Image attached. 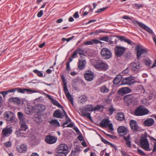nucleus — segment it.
Returning <instances> with one entry per match:
<instances>
[{
	"mask_svg": "<svg viewBox=\"0 0 156 156\" xmlns=\"http://www.w3.org/2000/svg\"><path fill=\"white\" fill-rule=\"evenodd\" d=\"M92 63L95 68L98 70L105 71L108 68V64L101 60H93Z\"/></svg>",
	"mask_w": 156,
	"mask_h": 156,
	"instance_id": "nucleus-1",
	"label": "nucleus"
},
{
	"mask_svg": "<svg viewBox=\"0 0 156 156\" xmlns=\"http://www.w3.org/2000/svg\"><path fill=\"white\" fill-rule=\"evenodd\" d=\"M68 153L67 145L65 144H61L57 148V151L55 156H66Z\"/></svg>",
	"mask_w": 156,
	"mask_h": 156,
	"instance_id": "nucleus-2",
	"label": "nucleus"
},
{
	"mask_svg": "<svg viewBox=\"0 0 156 156\" xmlns=\"http://www.w3.org/2000/svg\"><path fill=\"white\" fill-rule=\"evenodd\" d=\"M149 111L146 108H144L142 106H140L135 110L134 114L137 116H142L149 113Z\"/></svg>",
	"mask_w": 156,
	"mask_h": 156,
	"instance_id": "nucleus-3",
	"label": "nucleus"
},
{
	"mask_svg": "<svg viewBox=\"0 0 156 156\" xmlns=\"http://www.w3.org/2000/svg\"><path fill=\"white\" fill-rule=\"evenodd\" d=\"M141 147L146 151H150L151 149L149 148V144L146 136H142L140 140Z\"/></svg>",
	"mask_w": 156,
	"mask_h": 156,
	"instance_id": "nucleus-4",
	"label": "nucleus"
},
{
	"mask_svg": "<svg viewBox=\"0 0 156 156\" xmlns=\"http://www.w3.org/2000/svg\"><path fill=\"white\" fill-rule=\"evenodd\" d=\"M93 107L91 105H86L85 107L81 111L82 115L89 119H91V117L90 116V113H87L88 112L93 111Z\"/></svg>",
	"mask_w": 156,
	"mask_h": 156,
	"instance_id": "nucleus-5",
	"label": "nucleus"
},
{
	"mask_svg": "<svg viewBox=\"0 0 156 156\" xmlns=\"http://www.w3.org/2000/svg\"><path fill=\"white\" fill-rule=\"evenodd\" d=\"M4 118L6 121L9 123L13 122L15 119L14 114L11 111H7L5 112L3 115Z\"/></svg>",
	"mask_w": 156,
	"mask_h": 156,
	"instance_id": "nucleus-6",
	"label": "nucleus"
},
{
	"mask_svg": "<svg viewBox=\"0 0 156 156\" xmlns=\"http://www.w3.org/2000/svg\"><path fill=\"white\" fill-rule=\"evenodd\" d=\"M46 95L54 105L56 106L59 108H61L63 109L62 111L63 115H63V116L64 115L65 116L66 119H70L69 117H68V115L66 114L64 109H63V107H62V105H61L56 100L51 97L50 95L48 94H46Z\"/></svg>",
	"mask_w": 156,
	"mask_h": 156,
	"instance_id": "nucleus-7",
	"label": "nucleus"
},
{
	"mask_svg": "<svg viewBox=\"0 0 156 156\" xmlns=\"http://www.w3.org/2000/svg\"><path fill=\"white\" fill-rule=\"evenodd\" d=\"M101 57L105 59H108L112 58V54L111 51L108 48H104L101 51Z\"/></svg>",
	"mask_w": 156,
	"mask_h": 156,
	"instance_id": "nucleus-8",
	"label": "nucleus"
},
{
	"mask_svg": "<svg viewBox=\"0 0 156 156\" xmlns=\"http://www.w3.org/2000/svg\"><path fill=\"white\" fill-rule=\"evenodd\" d=\"M110 122L108 119H104L100 123V126L102 127H108L109 129L113 130L114 129L112 123H109Z\"/></svg>",
	"mask_w": 156,
	"mask_h": 156,
	"instance_id": "nucleus-9",
	"label": "nucleus"
},
{
	"mask_svg": "<svg viewBox=\"0 0 156 156\" xmlns=\"http://www.w3.org/2000/svg\"><path fill=\"white\" fill-rule=\"evenodd\" d=\"M125 51V48L122 46H118L114 48L115 55L118 57L121 56Z\"/></svg>",
	"mask_w": 156,
	"mask_h": 156,
	"instance_id": "nucleus-10",
	"label": "nucleus"
},
{
	"mask_svg": "<svg viewBox=\"0 0 156 156\" xmlns=\"http://www.w3.org/2000/svg\"><path fill=\"white\" fill-rule=\"evenodd\" d=\"M135 48L137 53V57L138 58H139L141 55L144 56L147 53L146 49L141 48L139 45L136 46Z\"/></svg>",
	"mask_w": 156,
	"mask_h": 156,
	"instance_id": "nucleus-11",
	"label": "nucleus"
},
{
	"mask_svg": "<svg viewBox=\"0 0 156 156\" xmlns=\"http://www.w3.org/2000/svg\"><path fill=\"white\" fill-rule=\"evenodd\" d=\"M135 83V80L132 76L126 77L122 81V84L123 85H128L131 86Z\"/></svg>",
	"mask_w": 156,
	"mask_h": 156,
	"instance_id": "nucleus-12",
	"label": "nucleus"
},
{
	"mask_svg": "<svg viewBox=\"0 0 156 156\" xmlns=\"http://www.w3.org/2000/svg\"><path fill=\"white\" fill-rule=\"evenodd\" d=\"M78 68L80 70H82L84 69L86 65V61L84 57L80 56L78 60Z\"/></svg>",
	"mask_w": 156,
	"mask_h": 156,
	"instance_id": "nucleus-13",
	"label": "nucleus"
},
{
	"mask_svg": "<svg viewBox=\"0 0 156 156\" xmlns=\"http://www.w3.org/2000/svg\"><path fill=\"white\" fill-rule=\"evenodd\" d=\"M141 67L139 63L133 62L130 64L129 67L130 68L132 71L135 73H137L140 69Z\"/></svg>",
	"mask_w": 156,
	"mask_h": 156,
	"instance_id": "nucleus-14",
	"label": "nucleus"
},
{
	"mask_svg": "<svg viewBox=\"0 0 156 156\" xmlns=\"http://www.w3.org/2000/svg\"><path fill=\"white\" fill-rule=\"evenodd\" d=\"M63 88L64 90L65 94L67 98L69 101L71 103L72 105H73V98L72 97V96L69 92L67 88L66 83L64 82Z\"/></svg>",
	"mask_w": 156,
	"mask_h": 156,
	"instance_id": "nucleus-15",
	"label": "nucleus"
},
{
	"mask_svg": "<svg viewBox=\"0 0 156 156\" xmlns=\"http://www.w3.org/2000/svg\"><path fill=\"white\" fill-rule=\"evenodd\" d=\"M118 133L120 136H124L127 134L128 132L127 128L125 126H119L117 129Z\"/></svg>",
	"mask_w": 156,
	"mask_h": 156,
	"instance_id": "nucleus-16",
	"label": "nucleus"
},
{
	"mask_svg": "<svg viewBox=\"0 0 156 156\" xmlns=\"http://www.w3.org/2000/svg\"><path fill=\"white\" fill-rule=\"evenodd\" d=\"M84 77L87 81H91L93 80L94 77V73L91 71H87L84 74Z\"/></svg>",
	"mask_w": 156,
	"mask_h": 156,
	"instance_id": "nucleus-17",
	"label": "nucleus"
},
{
	"mask_svg": "<svg viewBox=\"0 0 156 156\" xmlns=\"http://www.w3.org/2000/svg\"><path fill=\"white\" fill-rule=\"evenodd\" d=\"M12 90H15V92L17 90L18 92L22 94L25 93V91L27 93H29L30 94H31L37 92V91L35 90H32L30 89H26L24 88H16L12 89Z\"/></svg>",
	"mask_w": 156,
	"mask_h": 156,
	"instance_id": "nucleus-18",
	"label": "nucleus"
},
{
	"mask_svg": "<svg viewBox=\"0 0 156 156\" xmlns=\"http://www.w3.org/2000/svg\"><path fill=\"white\" fill-rule=\"evenodd\" d=\"M123 100L125 102L129 105L133 103L134 101V97L132 95H127L124 97Z\"/></svg>",
	"mask_w": 156,
	"mask_h": 156,
	"instance_id": "nucleus-19",
	"label": "nucleus"
},
{
	"mask_svg": "<svg viewBox=\"0 0 156 156\" xmlns=\"http://www.w3.org/2000/svg\"><path fill=\"white\" fill-rule=\"evenodd\" d=\"M57 140L56 138L51 135L48 136L45 139V142L49 144L55 143L56 141Z\"/></svg>",
	"mask_w": 156,
	"mask_h": 156,
	"instance_id": "nucleus-20",
	"label": "nucleus"
},
{
	"mask_svg": "<svg viewBox=\"0 0 156 156\" xmlns=\"http://www.w3.org/2000/svg\"><path fill=\"white\" fill-rule=\"evenodd\" d=\"M130 126L131 129L133 131L137 132L139 129V126L138 125L136 121L132 120L130 122Z\"/></svg>",
	"mask_w": 156,
	"mask_h": 156,
	"instance_id": "nucleus-21",
	"label": "nucleus"
},
{
	"mask_svg": "<svg viewBox=\"0 0 156 156\" xmlns=\"http://www.w3.org/2000/svg\"><path fill=\"white\" fill-rule=\"evenodd\" d=\"M25 112L28 115H32L36 111V107L29 105L25 109Z\"/></svg>",
	"mask_w": 156,
	"mask_h": 156,
	"instance_id": "nucleus-22",
	"label": "nucleus"
},
{
	"mask_svg": "<svg viewBox=\"0 0 156 156\" xmlns=\"http://www.w3.org/2000/svg\"><path fill=\"white\" fill-rule=\"evenodd\" d=\"M131 91V90L128 87H124L119 89L118 91L120 94H123L129 93Z\"/></svg>",
	"mask_w": 156,
	"mask_h": 156,
	"instance_id": "nucleus-23",
	"label": "nucleus"
},
{
	"mask_svg": "<svg viewBox=\"0 0 156 156\" xmlns=\"http://www.w3.org/2000/svg\"><path fill=\"white\" fill-rule=\"evenodd\" d=\"M103 43L97 39H94L90 41H88L84 42V44L86 45H92L94 44H101Z\"/></svg>",
	"mask_w": 156,
	"mask_h": 156,
	"instance_id": "nucleus-24",
	"label": "nucleus"
},
{
	"mask_svg": "<svg viewBox=\"0 0 156 156\" xmlns=\"http://www.w3.org/2000/svg\"><path fill=\"white\" fill-rule=\"evenodd\" d=\"M154 121L152 118H148L145 120L144 122V125L147 126H150L153 125Z\"/></svg>",
	"mask_w": 156,
	"mask_h": 156,
	"instance_id": "nucleus-25",
	"label": "nucleus"
},
{
	"mask_svg": "<svg viewBox=\"0 0 156 156\" xmlns=\"http://www.w3.org/2000/svg\"><path fill=\"white\" fill-rule=\"evenodd\" d=\"M16 148L19 153H25L27 151V146L24 144H21L19 147H16Z\"/></svg>",
	"mask_w": 156,
	"mask_h": 156,
	"instance_id": "nucleus-26",
	"label": "nucleus"
},
{
	"mask_svg": "<svg viewBox=\"0 0 156 156\" xmlns=\"http://www.w3.org/2000/svg\"><path fill=\"white\" fill-rule=\"evenodd\" d=\"M53 116L55 117L61 119L63 117V115L60 112L59 109H58L55 111L53 114Z\"/></svg>",
	"mask_w": 156,
	"mask_h": 156,
	"instance_id": "nucleus-27",
	"label": "nucleus"
},
{
	"mask_svg": "<svg viewBox=\"0 0 156 156\" xmlns=\"http://www.w3.org/2000/svg\"><path fill=\"white\" fill-rule=\"evenodd\" d=\"M124 114L122 112L118 113L116 116V119L119 121H122L125 120Z\"/></svg>",
	"mask_w": 156,
	"mask_h": 156,
	"instance_id": "nucleus-28",
	"label": "nucleus"
},
{
	"mask_svg": "<svg viewBox=\"0 0 156 156\" xmlns=\"http://www.w3.org/2000/svg\"><path fill=\"white\" fill-rule=\"evenodd\" d=\"M34 117L35 119V121L37 122L42 121L41 115L40 112H37V113L34 115Z\"/></svg>",
	"mask_w": 156,
	"mask_h": 156,
	"instance_id": "nucleus-29",
	"label": "nucleus"
},
{
	"mask_svg": "<svg viewBox=\"0 0 156 156\" xmlns=\"http://www.w3.org/2000/svg\"><path fill=\"white\" fill-rule=\"evenodd\" d=\"M12 132V130L10 128H5L2 130V134L4 136H6L8 134H10Z\"/></svg>",
	"mask_w": 156,
	"mask_h": 156,
	"instance_id": "nucleus-30",
	"label": "nucleus"
},
{
	"mask_svg": "<svg viewBox=\"0 0 156 156\" xmlns=\"http://www.w3.org/2000/svg\"><path fill=\"white\" fill-rule=\"evenodd\" d=\"M36 107V111L37 110L38 112H43L45 110V107L43 105L40 104Z\"/></svg>",
	"mask_w": 156,
	"mask_h": 156,
	"instance_id": "nucleus-31",
	"label": "nucleus"
},
{
	"mask_svg": "<svg viewBox=\"0 0 156 156\" xmlns=\"http://www.w3.org/2000/svg\"><path fill=\"white\" fill-rule=\"evenodd\" d=\"M20 129L23 131H25L28 128V127L25 121L24 122H20Z\"/></svg>",
	"mask_w": 156,
	"mask_h": 156,
	"instance_id": "nucleus-32",
	"label": "nucleus"
},
{
	"mask_svg": "<svg viewBox=\"0 0 156 156\" xmlns=\"http://www.w3.org/2000/svg\"><path fill=\"white\" fill-rule=\"evenodd\" d=\"M141 24L142 25L141 27L143 28L150 34H151L153 33V31L149 27L147 26L143 23L142 24Z\"/></svg>",
	"mask_w": 156,
	"mask_h": 156,
	"instance_id": "nucleus-33",
	"label": "nucleus"
},
{
	"mask_svg": "<svg viewBox=\"0 0 156 156\" xmlns=\"http://www.w3.org/2000/svg\"><path fill=\"white\" fill-rule=\"evenodd\" d=\"M9 101L10 102H14L17 105H19L21 103L20 100L17 98H10L9 99Z\"/></svg>",
	"mask_w": 156,
	"mask_h": 156,
	"instance_id": "nucleus-34",
	"label": "nucleus"
},
{
	"mask_svg": "<svg viewBox=\"0 0 156 156\" xmlns=\"http://www.w3.org/2000/svg\"><path fill=\"white\" fill-rule=\"evenodd\" d=\"M50 123L56 127H59L60 126V124L59 122L56 119L51 120L50 122Z\"/></svg>",
	"mask_w": 156,
	"mask_h": 156,
	"instance_id": "nucleus-35",
	"label": "nucleus"
},
{
	"mask_svg": "<svg viewBox=\"0 0 156 156\" xmlns=\"http://www.w3.org/2000/svg\"><path fill=\"white\" fill-rule=\"evenodd\" d=\"M22 130L19 129L18 131H16V134L18 137H25L26 134L22 132Z\"/></svg>",
	"mask_w": 156,
	"mask_h": 156,
	"instance_id": "nucleus-36",
	"label": "nucleus"
},
{
	"mask_svg": "<svg viewBox=\"0 0 156 156\" xmlns=\"http://www.w3.org/2000/svg\"><path fill=\"white\" fill-rule=\"evenodd\" d=\"M17 115L20 120V122L25 121L24 115L21 112H19L17 113Z\"/></svg>",
	"mask_w": 156,
	"mask_h": 156,
	"instance_id": "nucleus-37",
	"label": "nucleus"
},
{
	"mask_svg": "<svg viewBox=\"0 0 156 156\" xmlns=\"http://www.w3.org/2000/svg\"><path fill=\"white\" fill-rule=\"evenodd\" d=\"M109 89L105 85H103L100 88V91L102 93H107L109 91Z\"/></svg>",
	"mask_w": 156,
	"mask_h": 156,
	"instance_id": "nucleus-38",
	"label": "nucleus"
},
{
	"mask_svg": "<svg viewBox=\"0 0 156 156\" xmlns=\"http://www.w3.org/2000/svg\"><path fill=\"white\" fill-rule=\"evenodd\" d=\"M150 140L154 143V148L153 149L152 152H154L156 151V139L151 136L150 137Z\"/></svg>",
	"mask_w": 156,
	"mask_h": 156,
	"instance_id": "nucleus-39",
	"label": "nucleus"
},
{
	"mask_svg": "<svg viewBox=\"0 0 156 156\" xmlns=\"http://www.w3.org/2000/svg\"><path fill=\"white\" fill-rule=\"evenodd\" d=\"M15 92V90L11 89L8 90L3 91L0 93V94H2L3 97H5L6 95L9 93V92Z\"/></svg>",
	"mask_w": 156,
	"mask_h": 156,
	"instance_id": "nucleus-40",
	"label": "nucleus"
},
{
	"mask_svg": "<svg viewBox=\"0 0 156 156\" xmlns=\"http://www.w3.org/2000/svg\"><path fill=\"white\" fill-rule=\"evenodd\" d=\"M80 102L81 103L86 101L87 100V98L86 95H83L80 97Z\"/></svg>",
	"mask_w": 156,
	"mask_h": 156,
	"instance_id": "nucleus-41",
	"label": "nucleus"
},
{
	"mask_svg": "<svg viewBox=\"0 0 156 156\" xmlns=\"http://www.w3.org/2000/svg\"><path fill=\"white\" fill-rule=\"evenodd\" d=\"M76 51H77V52H78V54L80 55V56H83V57H85L86 56V55L84 54V51L82 48H79Z\"/></svg>",
	"mask_w": 156,
	"mask_h": 156,
	"instance_id": "nucleus-42",
	"label": "nucleus"
},
{
	"mask_svg": "<svg viewBox=\"0 0 156 156\" xmlns=\"http://www.w3.org/2000/svg\"><path fill=\"white\" fill-rule=\"evenodd\" d=\"M108 110L109 113V115H111L115 110V109L113 108V105H111L110 107L108 108Z\"/></svg>",
	"mask_w": 156,
	"mask_h": 156,
	"instance_id": "nucleus-43",
	"label": "nucleus"
},
{
	"mask_svg": "<svg viewBox=\"0 0 156 156\" xmlns=\"http://www.w3.org/2000/svg\"><path fill=\"white\" fill-rule=\"evenodd\" d=\"M120 81V79L118 77V76H116L114 79L113 81V84L117 85H118Z\"/></svg>",
	"mask_w": 156,
	"mask_h": 156,
	"instance_id": "nucleus-44",
	"label": "nucleus"
},
{
	"mask_svg": "<svg viewBox=\"0 0 156 156\" xmlns=\"http://www.w3.org/2000/svg\"><path fill=\"white\" fill-rule=\"evenodd\" d=\"M33 72L35 74H37V75L40 77H41L43 76V73L37 69H35L33 71Z\"/></svg>",
	"mask_w": 156,
	"mask_h": 156,
	"instance_id": "nucleus-45",
	"label": "nucleus"
},
{
	"mask_svg": "<svg viewBox=\"0 0 156 156\" xmlns=\"http://www.w3.org/2000/svg\"><path fill=\"white\" fill-rule=\"evenodd\" d=\"M105 32V31L103 30H96L95 31L92 32L90 33L91 35H96L98 34L99 33H104Z\"/></svg>",
	"mask_w": 156,
	"mask_h": 156,
	"instance_id": "nucleus-46",
	"label": "nucleus"
},
{
	"mask_svg": "<svg viewBox=\"0 0 156 156\" xmlns=\"http://www.w3.org/2000/svg\"><path fill=\"white\" fill-rule=\"evenodd\" d=\"M99 40L101 41H104L106 42H108L109 38L108 36H103L100 38Z\"/></svg>",
	"mask_w": 156,
	"mask_h": 156,
	"instance_id": "nucleus-47",
	"label": "nucleus"
},
{
	"mask_svg": "<svg viewBox=\"0 0 156 156\" xmlns=\"http://www.w3.org/2000/svg\"><path fill=\"white\" fill-rule=\"evenodd\" d=\"M133 23L135 25L138 24L140 27H141L142 24H143V23L140 22L136 20H133L132 21Z\"/></svg>",
	"mask_w": 156,
	"mask_h": 156,
	"instance_id": "nucleus-48",
	"label": "nucleus"
},
{
	"mask_svg": "<svg viewBox=\"0 0 156 156\" xmlns=\"http://www.w3.org/2000/svg\"><path fill=\"white\" fill-rule=\"evenodd\" d=\"M4 146L7 148L10 147L12 145V143L10 141L5 142L4 143Z\"/></svg>",
	"mask_w": 156,
	"mask_h": 156,
	"instance_id": "nucleus-49",
	"label": "nucleus"
},
{
	"mask_svg": "<svg viewBox=\"0 0 156 156\" xmlns=\"http://www.w3.org/2000/svg\"><path fill=\"white\" fill-rule=\"evenodd\" d=\"M101 141L102 142H103L105 144H108V145L111 144V143L109 142L107 140H105L101 136Z\"/></svg>",
	"mask_w": 156,
	"mask_h": 156,
	"instance_id": "nucleus-50",
	"label": "nucleus"
},
{
	"mask_svg": "<svg viewBox=\"0 0 156 156\" xmlns=\"http://www.w3.org/2000/svg\"><path fill=\"white\" fill-rule=\"evenodd\" d=\"M71 120L70 119H66V121L62 125V126H64L65 125L68 124L69 122H71Z\"/></svg>",
	"mask_w": 156,
	"mask_h": 156,
	"instance_id": "nucleus-51",
	"label": "nucleus"
},
{
	"mask_svg": "<svg viewBox=\"0 0 156 156\" xmlns=\"http://www.w3.org/2000/svg\"><path fill=\"white\" fill-rule=\"evenodd\" d=\"M101 106L99 105H97L96 106L93 107V111L99 110L101 109Z\"/></svg>",
	"mask_w": 156,
	"mask_h": 156,
	"instance_id": "nucleus-52",
	"label": "nucleus"
},
{
	"mask_svg": "<svg viewBox=\"0 0 156 156\" xmlns=\"http://www.w3.org/2000/svg\"><path fill=\"white\" fill-rule=\"evenodd\" d=\"M117 37L121 41H124L125 40L126 38L124 36H117Z\"/></svg>",
	"mask_w": 156,
	"mask_h": 156,
	"instance_id": "nucleus-53",
	"label": "nucleus"
},
{
	"mask_svg": "<svg viewBox=\"0 0 156 156\" xmlns=\"http://www.w3.org/2000/svg\"><path fill=\"white\" fill-rule=\"evenodd\" d=\"M145 63L146 65L149 66L151 64V60H146L145 61Z\"/></svg>",
	"mask_w": 156,
	"mask_h": 156,
	"instance_id": "nucleus-54",
	"label": "nucleus"
},
{
	"mask_svg": "<svg viewBox=\"0 0 156 156\" xmlns=\"http://www.w3.org/2000/svg\"><path fill=\"white\" fill-rule=\"evenodd\" d=\"M108 8V7H105L103 8H101V9H99L98 11H96L95 12V13L100 12L102 11H104L106 9H107Z\"/></svg>",
	"mask_w": 156,
	"mask_h": 156,
	"instance_id": "nucleus-55",
	"label": "nucleus"
},
{
	"mask_svg": "<svg viewBox=\"0 0 156 156\" xmlns=\"http://www.w3.org/2000/svg\"><path fill=\"white\" fill-rule=\"evenodd\" d=\"M134 5L135 7L136 8L138 9L142 8L143 6V5L142 4H139L137 3L135 4Z\"/></svg>",
	"mask_w": 156,
	"mask_h": 156,
	"instance_id": "nucleus-56",
	"label": "nucleus"
},
{
	"mask_svg": "<svg viewBox=\"0 0 156 156\" xmlns=\"http://www.w3.org/2000/svg\"><path fill=\"white\" fill-rule=\"evenodd\" d=\"M66 69L68 71H70L71 70V68L70 67L69 62H67L66 64Z\"/></svg>",
	"mask_w": 156,
	"mask_h": 156,
	"instance_id": "nucleus-57",
	"label": "nucleus"
},
{
	"mask_svg": "<svg viewBox=\"0 0 156 156\" xmlns=\"http://www.w3.org/2000/svg\"><path fill=\"white\" fill-rule=\"evenodd\" d=\"M120 152L122 156H131L130 155L127 154L126 152L123 150H121Z\"/></svg>",
	"mask_w": 156,
	"mask_h": 156,
	"instance_id": "nucleus-58",
	"label": "nucleus"
},
{
	"mask_svg": "<svg viewBox=\"0 0 156 156\" xmlns=\"http://www.w3.org/2000/svg\"><path fill=\"white\" fill-rule=\"evenodd\" d=\"M43 11L42 10H41L38 12L37 14V16L38 17H41L43 15Z\"/></svg>",
	"mask_w": 156,
	"mask_h": 156,
	"instance_id": "nucleus-59",
	"label": "nucleus"
},
{
	"mask_svg": "<svg viewBox=\"0 0 156 156\" xmlns=\"http://www.w3.org/2000/svg\"><path fill=\"white\" fill-rule=\"evenodd\" d=\"M138 152L141 155H145V154L141 150L138 149L137 150Z\"/></svg>",
	"mask_w": 156,
	"mask_h": 156,
	"instance_id": "nucleus-60",
	"label": "nucleus"
},
{
	"mask_svg": "<svg viewBox=\"0 0 156 156\" xmlns=\"http://www.w3.org/2000/svg\"><path fill=\"white\" fill-rule=\"evenodd\" d=\"M77 55V51L76 50L73 52V53L71 57L72 58H74L76 57V56Z\"/></svg>",
	"mask_w": 156,
	"mask_h": 156,
	"instance_id": "nucleus-61",
	"label": "nucleus"
},
{
	"mask_svg": "<svg viewBox=\"0 0 156 156\" xmlns=\"http://www.w3.org/2000/svg\"><path fill=\"white\" fill-rule=\"evenodd\" d=\"M87 7L85 8L84 9L83 11V15L84 16L87 15L89 12V11H87Z\"/></svg>",
	"mask_w": 156,
	"mask_h": 156,
	"instance_id": "nucleus-62",
	"label": "nucleus"
},
{
	"mask_svg": "<svg viewBox=\"0 0 156 156\" xmlns=\"http://www.w3.org/2000/svg\"><path fill=\"white\" fill-rule=\"evenodd\" d=\"M125 42L126 43H127L129 44H130L131 45L132 44V42L130 39L126 38L125 40Z\"/></svg>",
	"mask_w": 156,
	"mask_h": 156,
	"instance_id": "nucleus-63",
	"label": "nucleus"
},
{
	"mask_svg": "<svg viewBox=\"0 0 156 156\" xmlns=\"http://www.w3.org/2000/svg\"><path fill=\"white\" fill-rule=\"evenodd\" d=\"M129 72V69L127 67L122 72V73L123 74H126L128 73Z\"/></svg>",
	"mask_w": 156,
	"mask_h": 156,
	"instance_id": "nucleus-64",
	"label": "nucleus"
}]
</instances>
